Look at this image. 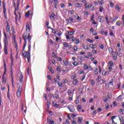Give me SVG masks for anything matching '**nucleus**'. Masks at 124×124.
I'll list each match as a JSON object with an SVG mask.
<instances>
[{
	"mask_svg": "<svg viewBox=\"0 0 124 124\" xmlns=\"http://www.w3.org/2000/svg\"><path fill=\"white\" fill-rule=\"evenodd\" d=\"M22 39L24 41V44L23 45V49L22 50V55L24 58H26L28 60V62H31V52L25 51V48L27 46V31L23 33L22 36Z\"/></svg>",
	"mask_w": 124,
	"mask_h": 124,
	"instance_id": "f257e3e1",
	"label": "nucleus"
},
{
	"mask_svg": "<svg viewBox=\"0 0 124 124\" xmlns=\"http://www.w3.org/2000/svg\"><path fill=\"white\" fill-rule=\"evenodd\" d=\"M27 39L28 41V51L31 52V36L30 34V33L28 34L27 32Z\"/></svg>",
	"mask_w": 124,
	"mask_h": 124,
	"instance_id": "f03ea898",
	"label": "nucleus"
},
{
	"mask_svg": "<svg viewBox=\"0 0 124 124\" xmlns=\"http://www.w3.org/2000/svg\"><path fill=\"white\" fill-rule=\"evenodd\" d=\"M4 47H7V45H8V41H7V35H6V33H5V31H4Z\"/></svg>",
	"mask_w": 124,
	"mask_h": 124,
	"instance_id": "7ed1b4c3",
	"label": "nucleus"
},
{
	"mask_svg": "<svg viewBox=\"0 0 124 124\" xmlns=\"http://www.w3.org/2000/svg\"><path fill=\"white\" fill-rule=\"evenodd\" d=\"M68 109H69L70 112L73 113L75 111V108H74V106L72 105H69L67 107Z\"/></svg>",
	"mask_w": 124,
	"mask_h": 124,
	"instance_id": "20e7f679",
	"label": "nucleus"
},
{
	"mask_svg": "<svg viewBox=\"0 0 124 124\" xmlns=\"http://www.w3.org/2000/svg\"><path fill=\"white\" fill-rule=\"evenodd\" d=\"M22 89L21 87H19L17 92H16V95L18 97H20L21 96V93H22Z\"/></svg>",
	"mask_w": 124,
	"mask_h": 124,
	"instance_id": "39448f33",
	"label": "nucleus"
},
{
	"mask_svg": "<svg viewBox=\"0 0 124 124\" xmlns=\"http://www.w3.org/2000/svg\"><path fill=\"white\" fill-rule=\"evenodd\" d=\"M11 76L12 78V84L13 88H14V79L13 78V71H12V68H11Z\"/></svg>",
	"mask_w": 124,
	"mask_h": 124,
	"instance_id": "423d86ee",
	"label": "nucleus"
},
{
	"mask_svg": "<svg viewBox=\"0 0 124 124\" xmlns=\"http://www.w3.org/2000/svg\"><path fill=\"white\" fill-rule=\"evenodd\" d=\"M15 42V46L16 48V51L17 52L16 55L18 56V54H19V51H18V43H17V42H16V40H14Z\"/></svg>",
	"mask_w": 124,
	"mask_h": 124,
	"instance_id": "0eeeda50",
	"label": "nucleus"
},
{
	"mask_svg": "<svg viewBox=\"0 0 124 124\" xmlns=\"http://www.w3.org/2000/svg\"><path fill=\"white\" fill-rule=\"evenodd\" d=\"M62 45L64 48H69V49H71V46L68 45V43L66 42L62 43Z\"/></svg>",
	"mask_w": 124,
	"mask_h": 124,
	"instance_id": "6e6552de",
	"label": "nucleus"
},
{
	"mask_svg": "<svg viewBox=\"0 0 124 124\" xmlns=\"http://www.w3.org/2000/svg\"><path fill=\"white\" fill-rule=\"evenodd\" d=\"M6 24H7V27L6 28V31L9 33H11L10 26H9V24L8 23V21L6 22Z\"/></svg>",
	"mask_w": 124,
	"mask_h": 124,
	"instance_id": "1a4fd4ad",
	"label": "nucleus"
},
{
	"mask_svg": "<svg viewBox=\"0 0 124 124\" xmlns=\"http://www.w3.org/2000/svg\"><path fill=\"white\" fill-rule=\"evenodd\" d=\"M116 117H117V116L114 115L112 116L111 118H110V121H111L112 122V124H118V123H117L116 122H115V121H114V120L116 119Z\"/></svg>",
	"mask_w": 124,
	"mask_h": 124,
	"instance_id": "9d476101",
	"label": "nucleus"
},
{
	"mask_svg": "<svg viewBox=\"0 0 124 124\" xmlns=\"http://www.w3.org/2000/svg\"><path fill=\"white\" fill-rule=\"evenodd\" d=\"M52 1H54V8L58 9V5L59 4V1H58V0H52Z\"/></svg>",
	"mask_w": 124,
	"mask_h": 124,
	"instance_id": "9b49d317",
	"label": "nucleus"
},
{
	"mask_svg": "<svg viewBox=\"0 0 124 124\" xmlns=\"http://www.w3.org/2000/svg\"><path fill=\"white\" fill-rule=\"evenodd\" d=\"M118 18H119V17L115 16L113 19H112V17H110L109 18L110 23H115L116 21H117V20H118Z\"/></svg>",
	"mask_w": 124,
	"mask_h": 124,
	"instance_id": "f8f14e48",
	"label": "nucleus"
},
{
	"mask_svg": "<svg viewBox=\"0 0 124 124\" xmlns=\"http://www.w3.org/2000/svg\"><path fill=\"white\" fill-rule=\"evenodd\" d=\"M100 33H101V34H105V35H108V32L105 31L103 29H102L100 31Z\"/></svg>",
	"mask_w": 124,
	"mask_h": 124,
	"instance_id": "ddd939ff",
	"label": "nucleus"
},
{
	"mask_svg": "<svg viewBox=\"0 0 124 124\" xmlns=\"http://www.w3.org/2000/svg\"><path fill=\"white\" fill-rule=\"evenodd\" d=\"M108 67H113L114 66V62H113V61H109L108 63Z\"/></svg>",
	"mask_w": 124,
	"mask_h": 124,
	"instance_id": "4468645a",
	"label": "nucleus"
},
{
	"mask_svg": "<svg viewBox=\"0 0 124 124\" xmlns=\"http://www.w3.org/2000/svg\"><path fill=\"white\" fill-rule=\"evenodd\" d=\"M75 7L76 8H79V7H82L83 6V4L80 3H77L75 5Z\"/></svg>",
	"mask_w": 124,
	"mask_h": 124,
	"instance_id": "2eb2a0df",
	"label": "nucleus"
},
{
	"mask_svg": "<svg viewBox=\"0 0 124 124\" xmlns=\"http://www.w3.org/2000/svg\"><path fill=\"white\" fill-rule=\"evenodd\" d=\"M26 31H31V28H30V25H29V23L26 22Z\"/></svg>",
	"mask_w": 124,
	"mask_h": 124,
	"instance_id": "dca6fc26",
	"label": "nucleus"
},
{
	"mask_svg": "<svg viewBox=\"0 0 124 124\" xmlns=\"http://www.w3.org/2000/svg\"><path fill=\"white\" fill-rule=\"evenodd\" d=\"M55 16H56V15L53 13L49 15V17L50 20H53V19H55Z\"/></svg>",
	"mask_w": 124,
	"mask_h": 124,
	"instance_id": "f3484780",
	"label": "nucleus"
},
{
	"mask_svg": "<svg viewBox=\"0 0 124 124\" xmlns=\"http://www.w3.org/2000/svg\"><path fill=\"white\" fill-rule=\"evenodd\" d=\"M108 51L109 52V53H111L112 56H114V55H115V52H114V50H113L112 48H108Z\"/></svg>",
	"mask_w": 124,
	"mask_h": 124,
	"instance_id": "a211bd4d",
	"label": "nucleus"
},
{
	"mask_svg": "<svg viewBox=\"0 0 124 124\" xmlns=\"http://www.w3.org/2000/svg\"><path fill=\"white\" fill-rule=\"evenodd\" d=\"M2 6H3V11L4 12H6V8H5V2L4 1L2 2Z\"/></svg>",
	"mask_w": 124,
	"mask_h": 124,
	"instance_id": "6ab92c4d",
	"label": "nucleus"
},
{
	"mask_svg": "<svg viewBox=\"0 0 124 124\" xmlns=\"http://www.w3.org/2000/svg\"><path fill=\"white\" fill-rule=\"evenodd\" d=\"M24 79V76L22 74H21L19 77V82L22 83L23 82V80Z\"/></svg>",
	"mask_w": 124,
	"mask_h": 124,
	"instance_id": "aec40b11",
	"label": "nucleus"
},
{
	"mask_svg": "<svg viewBox=\"0 0 124 124\" xmlns=\"http://www.w3.org/2000/svg\"><path fill=\"white\" fill-rule=\"evenodd\" d=\"M4 68L5 69V71L4 72L3 75L4 76L5 74L6 73V63H5V61L4 60Z\"/></svg>",
	"mask_w": 124,
	"mask_h": 124,
	"instance_id": "412c9836",
	"label": "nucleus"
},
{
	"mask_svg": "<svg viewBox=\"0 0 124 124\" xmlns=\"http://www.w3.org/2000/svg\"><path fill=\"white\" fill-rule=\"evenodd\" d=\"M96 81L97 83H99V82H100V81H101V76L100 75V76H98V78L96 79Z\"/></svg>",
	"mask_w": 124,
	"mask_h": 124,
	"instance_id": "4be33fe9",
	"label": "nucleus"
},
{
	"mask_svg": "<svg viewBox=\"0 0 124 124\" xmlns=\"http://www.w3.org/2000/svg\"><path fill=\"white\" fill-rule=\"evenodd\" d=\"M75 32V31H68V34H69V35H70V36H71V35H73L74 34Z\"/></svg>",
	"mask_w": 124,
	"mask_h": 124,
	"instance_id": "5701e85b",
	"label": "nucleus"
},
{
	"mask_svg": "<svg viewBox=\"0 0 124 124\" xmlns=\"http://www.w3.org/2000/svg\"><path fill=\"white\" fill-rule=\"evenodd\" d=\"M8 92L7 93V97L8 98V99H9V100H11V98H10V95H9V86L8 87Z\"/></svg>",
	"mask_w": 124,
	"mask_h": 124,
	"instance_id": "b1692460",
	"label": "nucleus"
},
{
	"mask_svg": "<svg viewBox=\"0 0 124 124\" xmlns=\"http://www.w3.org/2000/svg\"><path fill=\"white\" fill-rule=\"evenodd\" d=\"M82 48L84 50H88L89 49V46H88V45H83L82 46Z\"/></svg>",
	"mask_w": 124,
	"mask_h": 124,
	"instance_id": "393cba45",
	"label": "nucleus"
},
{
	"mask_svg": "<svg viewBox=\"0 0 124 124\" xmlns=\"http://www.w3.org/2000/svg\"><path fill=\"white\" fill-rule=\"evenodd\" d=\"M2 83H4V84H5L6 83V80H5V78H4V75H3L2 76Z\"/></svg>",
	"mask_w": 124,
	"mask_h": 124,
	"instance_id": "a878e982",
	"label": "nucleus"
},
{
	"mask_svg": "<svg viewBox=\"0 0 124 124\" xmlns=\"http://www.w3.org/2000/svg\"><path fill=\"white\" fill-rule=\"evenodd\" d=\"M120 123H123L124 122V117L122 116H118Z\"/></svg>",
	"mask_w": 124,
	"mask_h": 124,
	"instance_id": "bb28decb",
	"label": "nucleus"
},
{
	"mask_svg": "<svg viewBox=\"0 0 124 124\" xmlns=\"http://www.w3.org/2000/svg\"><path fill=\"white\" fill-rule=\"evenodd\" d=\"M12 32H13V36L14 38V40H16V35H15V30H13L12 31Z\"/></svg>",
	"mask_w": 124,
	"mask_h": 124,
	"instance_id": "cd10ccee",
	"label": "nucleus"
},
{
	"mask_svg": "<svg viewBox=\"0 0 124 124\" xmlns=\"http://www.w3.org/2000/svg\"><path fill=\"white\" fill-rule=\"evenodd\" d=\"M116 24L117 26H119V27H121V25L123 24V22H122V21H117Z\"/></svg>",
	"mask_w": 124,
	"mask_h": 124,
	"instance_id": "c85d7f7f",
	"label": "nucleus"
},
{
	"mask_svg": "<svg viewBox=\"0 0 124 124\" xmlns=\"http://www.w3.org/2000/svg\"><path fill=\"white\" fill-rule=\"evenodd\" d=\"M4 52L5 55H8V51H7V47H4Z\"/></svg>",
	"mask_w": 124,
	"mask_h": 124,
	"instance_id": "c756f323",
	"label": "nucleus"
},
{
	"mask_svg": "<svg viewBox=\"0 0 124 124\" xmlns=\"http://www.w3.org/2000/svg\"><path fill=\"white\" fill-rule=\"evenodd\" d=\"M90 83H91L92 86H94L95 85V81L93 79H91L90 80Z\"/></svg>",
	"mask_w": 124,
	"mask_h": 124,
	"instance_id": "7c9ffc66",
	"label": "nucleus"
},
{
	"mask_svg": "<svg viewBox=\"0 0 124 124\" xmlns=\"http://www.w3.org/2000/svg\"><path fill=\"white\" fill-rule=\"evenodd\" d=\"M98 2L100 5H101L104 3L103 0H98Z\"/></svg>",
	"mask_w": 124,
	"mask_h": 124,
	"instance_id": "2f4dec72",
	"label": "nucleus"
},
{
	"mask_svg": "<svg viewBox=\"0 0 124 124\" xmlns=\"http://www.w3.org/2000/svg\"><path fill=\"white\" fill-rule=\"evenodd\" d=\"M102 18H104L103 16H99L98 17V21L101 23V21H102Z\"/></svg>",
	"mask_w": 124,
	"mask_h": 124,
	"instance_id": "473e14b6",
	"label": "nucleus"
},
{
	"mask_svg": "<svg viewBox=\"0 0 124 124\" xmlns=\"http://www.w3.org/2000/svg\"><path fill=\"white\" fill-rule=\"evenodd\" d=\"M115 9L117 10V11H120L121 10V8H120V6H119L118 4H117L115 6Z\"/></svg>",
	"mask_w": 124,
	"mask_h": 124,
	"instance_id": "72a5a7b5",
	"label": "nucleus"
},
{
	"mask_svg": "<svg viewBox=\"0 0 124 124\" xmlns=\"http://www.w3.org/2000/svg\"><path fill=\"white\" fill-rule=\"evenodd\" d=\"M31 15V12L30 11H27L25 14V17H29Z\"/></svg>",
	"mask_w": 124,
	"mask_h": 124,
	"instance_id": "f704fd0d",
	"label": "nucleus"
},
{
	"mask_svg": "<svg viewBox=\"0 0 124 124\" xmlns=\"http://www.w3.org/2000/svg\"><path fill=\"white\" fill-rule=\"evenodd\" d=\"M94 46H95V45H93V44H90L89 45V47L90 48H91V49H95V47H94Z\"/></svg>",
	"mask_w": 124,
	"mask_h": 124,
	"instance_id": "c9c22d12",
	"label": "nucleus"
},
{
	"mask_svg": "<svg viewBox=\"0 0 124 124\" xmlns=\"http://www.w3.org/2000/svg\"><path fill=\"white\" fill-rule=\"evenodd\" d=\"M67 93L68 95H71V94H72V91H71V90L68 89L67 91Z\"/></svg>",
	"mask_w": 124,
	"mask_h": 124,
	"instance_id": "e433bc0d",
	"label": "nucleus"
},
{
	"mask_svg": "<svg viewBox=\"0 0 124 124\" xmlns=\"http://www.w3.org/2000/svg\"><path fill=\"white\" fill-rule=\"evenodd\" d=\"M109 5H110V7H111V8H113V7H114V6H115V4L112 1L109 2Z\"/></svg>",
	"mask_w": 124,
	"mask_h": 124,
	"instance_id": "4c0bfd02",
	"label": "nucleus"
},
{
	"mask_svg": "<svg viewBox=\"0 0 124 124\" xmlns=\"http://www.w3.org/2000/svg\"><path fill=\"white\" fill-rule=\"evenodd\" d=\"M109 35L110 36H115L114 33H113V31L112 30H109Z\"/></svg>",
	"mask_w": 124,
	"mask_h": 124,
	"instance_id": "58836bf2",
	"label": "nucleus"
},
{
	"mask_svg": "<svg viewBox=\"0 0 124 124\" xmlns=\"http://www.w3.org/2000/svg\"><path fill=\"white\" fill-rule=\"evenodd\" d=\"M94 73L95 75H97V74H98V69L95 68L94 71Z\"/></svg>",
	"mask_w": 124,
	"mask_h": 124,
	"instance_id": "ea45409f",
	"label": "nucleus"
},
{
	"mask_svg": "<svg viewBox=\"0 0 124 124\" xmlns=\"http://www.w3.org/2000/svg\"><path fill=\"white\" fill-rule=\"evenodd\" d=\"M56 98V99H60V96L58 94H55V96H54V98Z\"/></svg>",
	"mask_w": 124,
	"mask_h": 124,
	"instance_id": "a19ab883",
	"label": "nucleus"
},
{
	"mask_svg": "<svg viewBox=\"0 0 124 124\" xmlns=\"http://www.w3.org/2000/svg\"><path fill=\"white\" fill-rule=\"evenodd\" d=\"M82 118L81 117H78V124H82Z\"/></svg>",
	"mask_w": 124,
	"mask_h": 124,
	"instance_id": "79ce46f5",
	"label": "nucleus"
},
{
	"mask_svg": "<svg viewBox=\"0 0 124 124\" xmlns=\"http://www.w3.org/2000/svg\"><path fill=\"white\" fill-rule=\"evenodd\" d=\"M84 69H85L86 70L89 69V66L87 64H84V66H83Z\"/></svg>",
	"mask_w": 124,
	"mask_h": 124,
	"instance_id": "37998d69",
	"label": "nucleus"
},
{
	"mask_svg": "<svg viewBox=\"0 0 124 124\" xmlns=\"http://www.w3.org/2000/svg\"><path fill=\"white\" fill-rule=\"evenodd\" d=\"M92 53L93 54H94V55H97V51L96 50L93 49L92 50Z\"/></svg>",
	"mask_w": 124,
	"mask_h": 124,
	"instance_id": "c03bdc74",
	"label": "nucleus"
},
{
	"mask_svg": "<svg viewBox=\"0 0 124 124\" xmlns=\"http://www.w3.org/2000/svg\"><path fill=\"white\" fill-rule=\"evenodd\" d=\"M91 21H92L93 22H94V15H92L91 16Z\"/></svg>",
	"mask_w": 124,
	"mask_h": 124,
	"instance_id": "a18cd8bd",
	"label": "nucleus"
},
{
	"mask_svg": "<svg viewBox=\"0 0 124 124\" xmlns=\"http://www.w3.org/2000/svg\"><path fill=\"white\" fill-rule=\"evenodd\" d=\"M113 83H114V80H113V79L109 80L110 85H111V86H114V84Z\"/></svg>",
	"mask_w": 124,
	"mask_h": 124,
	"instance_id": "49530a36",
	"label": "nucleus"
},
{
	"mask_svg": "<svg viewBox=\"0 0 124 124\" xmlns=\"http://www.w3.org/2000/svg\"><path fill=\"white\" fill-rule=\"evenodd\" d=\"M43 97H44L46 99V100H48V98H47V94L44 93H43Z\"/></svg>",
	"mask_w": 124,
	"mask_h": 124,
	"instance_id": "de8ad7c7",
	"label": "nucleus"
},
{
	"mask_svg": "<svg viewBox=\"0 0 124 124\" xmlns=\"http://www.w3.org/2000/svg\"><path fill=\"white\" fill-rule=\"evenodd\" d=\"M99 12H103V9H104V8H103V7L100 6L99 8Z\"/></svg>",
	"mask_w": 124,
	"mask_h": 124,
	"instance_id": "09e8293b",
	"label": "nucleus"
},
{
	"mask_svg": "<svg viewBox=\"0 0 124 124\" xmlns=\"http://www.w3.org/2000/svg\"><path fill=\"white\" fill-rule=\"evenodd\" d=\"M86 41H87V42H89V43H93V40H91L90 38L86 39Z\"/></svg>",
	"mask_w": 124,
	"mask_h": 124,
	"instance_id": "8fccbe9b",
	"label": "nucleus"
},
{
	"mask_svg": "<svg viewBox=\"0 0 124 124\" xmlns=\"http://www.w3.org/2000/svg\"><path fill=\"white\" fill-rule=\"evenodd\" d=\"M51 55L52 57L54 59H56V58H57V56L56 55V53H55V52H53Z\"/></svg>",
	"mask_w": 124,
	"mask_h": 124,
	"instance_id": "3c124183",
	"label": "nucleus"
},
{
	"mask_svg": "<svg viewBox=\"0 0 124 124\" xmlns=\"http://www.w3.org/2000/svg\"><path fill=\"white\" fill-rule=\"evenodd\" d=\"M93 7V4L90 5V7L89 5L85 7L86 9H89V8H92Z\"/></svg>",
	"mask_w": 124,
	"mask_h": 124,
	"instance_id": "603ef678",
	"label": "nucleus"
},
{
	"mask_svg": "<svg viewBox=\"0 0 124 124\" xmlns=\"http://www.w3.org/2000/svg\"><path fill=\"white\" fill-rule=\"evenodd\" d=\"M77 83H78V80H77V79H75L73 82V85H77Z\"/></svg>",
	"mask_w": 124,
	"mask_h": 124,
	"instance_id": "864d4df0",
	"label": "nucleus"
},
{
	"mask_svg": "<svg viewBox=\"0 0 124 124\" xmlns=\"http://www.w3.org/2000/svg\"><path fill=\"white\" fill-rule=\"evenodd\" d=\"M81 108H82V107H81V106H80V105H78V107H77L78 111L81 110Z\"/></svg>",
	"mask_w": 124,
	"mask_h": 124,
	"instance_id": "5fc2aeb1",
	"label": "nucleus"
},
{
	"mask_svg": "<svg viewBox=\"0 0 124 124\" xmlns=\"http://www.w3.org/2000/svg\"><path fill=\"white\" fill-rule=\"evenodd\" d=\"M68 12L69 13H70L71 15H73V14H74V10H69Z\"/></svg>",
	"mask_w": 124,
	"mask_h": 124,
	"instance_id": "6e6d98bb",
	"label": "nucleus"
},
{
	"mask_svg": "<svg viewBox=\"0 0 124 124\" xmlns=\"http://www.w3.org/2000/svg\"><path fill=\"white\" fill-rule=\"evenodd\" d=\"M73 64L75 66H77V65H78V62L77 61H75L74 62H73Z\"/></svg>",
	"mask_w": 124,
	"mask_h": 124,
	"instance_id": "4d7b16f0",
	"label": "nucleus"
},
{
	"mask_svg": "<svg viewBox=\"0 0 124 124\" xmlns=\"http://www.w3.org/2000/svg\"><path fill=\"white\" fill-rule=\"evenodd\" d=\"M71 39H72V41L74 42V41H75V40H76V38L74 37V36H72V37H71Z\"/></svg>",
	"mask_w": 124,
	"mask_h": 124,
	"instance_id": "13d9d810",
	"label": "nucleus"
},
{
	"mask_svg": "<svg viewBox=\"0 0 124 124\" xmlns=\"http://www.w3.org/2000/svg\"><path fill=\"white\" fill-rule=\"evenodd\" d=\"M107 73V71H103L102 72V75L103 76H106V74Z\"/></svg>",
	"mask_w": 124,
	"mask_h": 124,
	"instance_id": "bf43d9fd",
	"label": "nucleus"
},
{
	"mask_svg": "<svg viewBox=\"0 0 124 124\" xmlns=\"http://www.w3.org/2000/svg\"><path fill=\"white\" fill-rule=\"evenodd\" d=\"M112 56L114 61H117L118 60V57H117V56H115V54Z\"/></svg>",
	"mask_w": 124,
	"mask_h": 124,
	"instance_id": "052dcab7",
	"label": "nucleus"
},
{
	"mask_svg": "<svg viewBox=\"0 0 124 124\" xmlns=\"http://www.w3.org/2000/svg\"><path fill=\"white\" fill-rule=\"evenodd\" d=\"M16 5L17 6V9H18V8H19V5H20V0H17L16 2Z\"/></svg>",
	"mask_w": 124,
	"mask_h": 124,
	"instance_id": "680f3d73",
	"label": "nucleus"
},
{
	"mask_svg": "<svg viewBox=\"0 0 124 124\" xmlns=\"http://www.w3.org/2000/svg\"><path fill=\"white\" fill-rule=\"evenodd\" d=\"M73 50L74 51H78V47L77 46H75L73 47Z\"/></svg>",
	"mask_w": 124,
	"mask_h": 124,
	"instance_id": "e2e57ef3",
	"label": "nucleus"
},
{
	"mask_svg": "<svg viewBox=\"0 0 124 124\" xmlns=\"http://www.w3.org/2000/svg\"><path fill=\"white\" fill-rule=\"evenodd\" d=\"M63 62L65 64V65H67V64L68 63V62H67V61L66 60H63Z\"/></svg>",
	"mask_w": 124,
	"mask_h": 124,
	"instance_id": "0e129e2a",
	"label": "nucleus"
},
{
	"mask_svg": "<svg viewBox=\"0 0 124 124\" xmlns=\"http://www.w3.org/2000/svg\"><path fill=\"white\" fill-rule=\"evenodd\" d=\"M80 43V41H79V39H76V44H79Z\"/></svg>",
	"mask_w": 124,
	"mask_h": 124,
	"instance_id": "69168bd1",
	"label": "nucleus"
},
{
	"mask_svg": "<svg viewBox=\"0 0 124 124\" xmlns=\"http://www.w3.org/2000/svg\"><path fill=\"white\" fill-rule=\"evenodd\" d=\"M66 38L67 39V40H69V39H71V37L69 36L68 35H67L66 36Z\"/></svg>",
	"mask_w": 124,
	"mask_h": 124,
	"instance_id": "338daca9",
	"label": "nucleus"
},
{
	"mask_svg": "<svg viewBox=\"0 0 124 124\" xmlns=\"http://www.w3.org/2000/svg\"><path fill=\"white\" fill-rule=\"evenodd\" d=\"M87 55H88V56H89V57H92V56H93V54L91 53V52H88V53H87Z\"/></svg>",
	"mask_w": 124,
	"mask_h": 124,
	"instance_id": "774afa93",
	"label": "nucleus"
}]
</instances>
